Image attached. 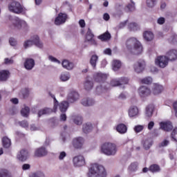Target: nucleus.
<instances>
[{
	"mask_svg": "<svg viewBox=\"0 0 177 177\" xmlns=\"http://www.w3.org/2000/svg\"><path fill=\"white\" fill-rule=\"evenodd\" d=\"M88 177H106L107 176V172L106 169L102 165L99 164H93L88 169Z\"/></svg>",
	"mask_w": 177,
	"mask_h": 177,
	"instance_id": "f257e3e1",
	"label": "nucleus"
},
{
	"mask_svg": "<svg viewBox=\"0 0 177 177\" xmlns=\"http://www.w3.org/2000/svg\"><path fill=\"white\" fill-rule=\"evenodd\" d=\"M126 46L127 49H132V46H133L134 53L136 55H140V53L143 52V46H142V44L135 37L127 39Z\"/></svg>",
	"mask_w": 177,
	"mask_h": 177,
	"instance_id": "f03ea898",
	"label": "nucleus"
},
{
	"mask_svg": "<svg viewBox=\"0 0 177 177\" xmlns=\"http://www.w3.org/2000/svg\"><path fill=\"white\" fill-rule=\"evenodd\" d=\"M101 151L106 156H115L117 145L111 142H104L101 146Z\"/></svg>",
	"mask_w": 177,
	"mask_h": 177,
	"instance_id": "7ed1b4c3",
	"label": "nucleus"
},
{
	"mask_svg": "<svg viewBox=\"0 0 177 177\" xmlns=\"http://www.w3.org/2000/svg\"><path fill=\"white\" fill-rule=\"evenodd\" d=\"M8 10L12 12V13H15L16 15H21V13H26V8L23 5H21L18 1H12L8 3Z\"/></svg>",
	"mask_w": 177,
	"mask_h": 177,
	"instance_id": "20e7f679",
	"label": "nucleus"
},
{
	"mask_svg": "<svg viewBox=\"0 0 177 177\" xmlns=\"http://www.w3.org/2000/svg\"><path fill=\"white\" fill-rule=\"evenodd\" d=\"M32 45H35L37 48H43L44 44L39 40V37L38 35H34L31 37V40H28L24 42V46L26 49L28 48V46H32Z\"/></svg>",
	"mask_w": 177,
	"mask_h": 177,
	"instance_id": "39448f33",
	"label": "nucleus"
},
{
	"mask_svg": "<svg viewBox=\"0 0 177 177\" xmlns=\"http://www.w3.org/2000/svg\"><path fill=\"white\" fill-rule=\"evenodd\" d=\"M169 59L167 56H158L156 59L155 63L157 66L160 67V68H165L168 66Z\"/></svg>",
	"mask_w": 177,
	"mask_h": 177,
	"instance_id": "423d86ee",
	"label": "nucleus"
},
{
	"mask_svg": "<svg viewBox=\"0 0 177 177\" xmlns=\"http://www.w3.org/2000/svg\"><path fill=\"white\" fill-rule=\"evenodd\" d=\"M74 167H84L85 165V158L82 155H77L73 158Z\"/></svg>",
	"mask_w": 177,
	"mask_h": 177,
	"instance_id": "0eeeda50",
	"label": "nucleus"
},
{
	"mask_svg": "<svg viewBox=\"0 0 177 177\" xmlns=\"http://www.w3.org/2000/svg\"><path fill=\"white\" fill-rule=\"evenodd\" d=\"M138 93L140 97H147V96H150L151 91L150 88L145 86H142L138 89Z\"/></svg>",
	"mask_w": 177,
	"mask_h": 177,
	"instance_id": "6e6552de",
	"label": "nucleus"
},
{
	"mask_svg": "<svg viewBox=\"0 0 177 177\" xmlns=\"http://www.w3.org/2000/svg\"><path fill=\"white\" fill-rule=\"evenodd\" d=\"M78 99H80V94L75 91H71L68 95L67 100L69 103H74Z\"/></svg>",
	"mask_w": 177,
	"mask_h": 177,
	"instance_id": "1a4fd4ad",
	"label": "nucleus"
},
{
	"mask_svg": "<svg viewBox=\"0 0 177 177\" xmlns=\"http://www.w3.org/2000/svg\"><path fill=\"white\" fill-rule=\"evenodd\" d=\"M17 158H18L19 161H26L28 158V151L26 149H21L17 154Z\"/></svg>",
	"mask_w": 177,
	"mask_h": 177,
	"instance_id": "9d476101",
	"label": "nucleus"
},
{
	"mask_svg": "<svg viewBox=\"0 0 177 177\" xmlns=\"http://www.w3.org/2000/svg\"><path fill=\"white\" fill-rule=\"evenodd\" d=\"M84 138L82 137H77L73 140V146L75 149H82L84 146Z\"/></svg>",
	"mask_w": 177,
	"mask_h": 177,
	"instance_id": "9b49d317",
	"label": "nucleus"
},
{
	"mask_svg": "<svg viewBox=\"0 0 177 177\" xmlns=\"http://www.w3.org/2000/svg\"><path fill=\"white\" fill-rule=\"evenodd\" d=\"M66 20H67V15L60 12L55 18V24H56V26H60V24L66 23Z\"/></svg>",
	"mask_w": 177,
	"mask_h": 177,
	"instance_id": "f8f14e48",
	"label": "nucleus"
},
{
	"mask_svg": "<svg viewBox=\"0 0 177 177\" xmlns=\"http://www.w3.org/2000/svg\"><path fill=\"white\" fill-rule=\"evenodd\" d=\"M10 77V72L8 70L0 71V82H6Z\"/></svg>",
	"mask_w": 177,
	"mask_h": 177,
	"instance_id": "ddd939ff",
	"label": "nucleus"
},
{
	"mask_svg": "<svg viewBox=\"0 0 177 177\" xmlns=\"http://www.w3.org/2000/svg\"><path fill=\"white\" fill-rule=\"evenodd\" d=\"M24 66L26 70H32L35 66V61L32 58H26Z\"/></svg>",
	"mask_w": 177,
	"mask_h": 177,
	"instance_id": "4468645a",
	"label": "nucleus"
},
{
	"mask_svg": "<svg viewBox=\"0 0 177 177\" xmlns=\"http://www.w3.org/2000/svg\"><path fill=\"white\" fill-rule=\"evenodd\" d=\"M166 57L170 62H175L177 59V50L171 49L166 53Z\"/></svg>",
	"mask_w": 177,
	"mask_h": 177,
	"instance_id": "2eb2a0df",
	"label": "nucleus"
},
{
	"mask_svg": "<svg viewBox=\"0 0 177 177\" xmlns=\"http://www.w3.org/2000/svg\"><path fill=\"white\" fill-rule=\"evenodd\" d=\"M95 82H104L107 80V75L102 73H97L93 75Z\"/></svg>",
	"mask_w": 177,
	"mask_h": 177,
	"instance_id": "dca6fc26",
	"label": "nucleus"
},
{
	"mask_svg": "<svg viewBox=\"0 0 177 177\" xmlns=\"http://www.w3.org/2000/svg\"><path fill=\"white\" fill-rule=\"evenodd\" d=\"M47 154L48 151L46 150V148L44 147L37 148L35 151V157H45V156H47Z\"/></svg>",
	"mask_w": 177,
	"mask_h": 177,
	"instance_id": "f3484780",
	"label": "nucleus"
},
{
	"mask_svg": "<svg viewBox=\"0 0 177 177\" xmlns=\"http://www.w3.org/2000/svg\"><path fill=\"white\" fill-rule=\"evenodd\" d=\"M160 127L162 129V131H166V132H169V131H172V122H161L160 123Z\"/></svg>",
	"mask_w": 177,
	"mask_h": 177,
	"instance_id": "a211bd4d",
	"label": "nucleus"
},
{
	"mask_svg": "<svg viewBox=\"0 0 177 177\" xmlns=\"http://www.w3.org/2000/svg\"><path fill=\"white\" fill-rule=\"evenodd\" d=\"M95 35L92 33V30H91V28H88L86 35V41L88 42H92L93 45H97V42H96V40L93 39Z\"/></svg>",
	"mask_w": 177,
	"mask_h": 177,
	"instance_id": "6ab92c4d",
	"label": "nucleus"
},
{
	"mask_svg": "<svg viewBox=\"0 0 177 177\" xmlns=\"http://www.w3.org/2000/svg\"><path fill=\"white\" fill-rule=\"evenodd\" d=\"M162 91H164V87H162V85H160L159 84H157V83L153 84V95H159V93H161Z\"/></svg>",
	"mask_w": 177,
	"mask_h": 177,
	"instance_id": "aec40b11",
	"label": "nucleus"
},
{
	"mask_svg": "<svg viewBox=\"0 0 177 177\" xmlns=\"http://www.w3.org/2000/svg\"><path fill=\"white\" fill-rule=\"evenodd\" d=\"M139 114V109L137 108L136 106H133L130 107L129 109V116L132 117H136Z\"/></svg>",
	"mask_w": 177,
	"mask_h": 177,
	"instance_id": "412c9836",
	"label": "nucleus"
},
{
	"mask_svg": "<svg viewBox=\"0 0 177 177\" xmlns=\"http://www.w3.org/2000/svg\"><path fill=\"white\" fill-rule=\"evenodd\" d=\"M68 102L63 101L59 104V109L61 113H66L67 111V109H68Z\"/></svg>",
	"mask_w": 177,
	"mask_h": 177,
	"instance_id": "4be33fe9",
	"label": "nucleus"
},
{
	"mask_svg": "<svg viewBox=\"0 0 177 177\" xmlns=\"http://www.w3.org/2000/svg\"><path fill=\"white\" fill-rule=\"evenodd\" d=\"M98 39H100V41H110V39H111V35L110 32H109V31H106L98 36Z\"/></svg>",
	"mask_w": 177,
	"mask_h": 177,
	"instance_id": "5701e85b",
	"label": "nucleus"
},
{
	"mask_svg": "<svg viewBox=\"0 0 177 177\" xmlns=\"http://www.w3.org/2000/svg\"><path fill=\"white\" fill-rule=\"evenodd\" d=\"M62 64V67H64V68H66V70H73V68H74V64L70 62V61L68 60H63Z\"/></svg>",
	"mask_w": 177,
	"mask_h": 177,
	"instance_id": "b1692460",
	"label": "nucleus"
},
{
	"mask_svg": "<svg viewBox=\"0 0 177 177\" xmlns=\"http://www.w3.org/2000/svg\"><path fill=\"white\" fill-rule=\"evenodd\" d=\"M149 169L150 172H152V174H156L161 171V168L160 167V165L157 164L151 165L149 167Z\"/></svg>",
	"mask_w": 177,
	"mask_h": 177,
	"instance_id": "393cba45",
	"label": "nucleus"
},
{
	"mask_svg": "<svg viewBox=\"0 0 177 177\" xmlns=\"http://www.w3.org/2000/svg\"><path fill=\"white\" fill-rule=\"evenodd\" d=\"M2 144L3 147H4L5 149H9V147H10L12 145V142L10 141V139L5 136L2 138Z\"/></svg>",
	"mask_w": 177,
	"mask_h": 177,
	"instance_id": "a878e982",
	"label": "nucleus"
},
{
	"mask_svg": "<svg viewBox=\"0 0 177 177\" xmlns=\"http://www.w3.org/2000/svg\"><path fill=\"white\" fill-rule=\"evenodd\" d=\"M153 111H154V105L149 104L146 107L145 114L147 117H151L153 115Z\"/></svg>",
	"mask_w": 177,
	"mask_h": 177,
	"instance_id": "bb28decb",
	"label": "nucleus"
},
{
	"mask_svg": "<svg viewBox=\"0 0 177 177\" xmlns=\"http://www.w3.org/2000/svg\"><path fill=\"white\" fill-rule=\"evenodd\" d=\"M97 60H99V57H97V55H93L91 56L90 59V64L93 68H96V64L97 63Z\"/></svg>",
	"mask_w": 177,
	"mask_h": 177,
	"instance_id": "cd10ccee",
	"label": "nucleus"
},
{
	"mask_svg": "<svg viewBox=\"0 0 177 177\" xmlns=\"http://www.w3.org/2000/svg\"><path fill=\"white\" fill-rule=\"evenodd\" d=\"M82 104L83 106H93V104H95V101L91 98H84L82 100Z\"/></svg>",
	"mask_w": 177,
	"mask_h": 177,
	"instance_id": "c85d7f7f",
	"label": "nucleus"
},
{
	"mask_svg": "<svg viewBox=\"0 0 177 177\" xmlns=\"http://www.w3.org/2000/svg\"><path fill=\"white\" fill-rule=\"evenodd\" d=\"M127 126L124 124H120L116 127V131L119 132V133H127Z\"/></svg>",
	"mask_w": 177,
	"mask_h": 177,
	"instance_id": "c756f323",
	"label": "nucleus"
},
{
	"mask_svg": "<svg viewBox=\"0 0 177 177\" xmlns=\"http://www.w3.org/2000/svg\"><path fill=\"white\" fill-rule=\"evenodd\" d=\"M143 37L146 41H152L154 38V35L151 32L146 31L144 32Z\"/></svg>",
	"mask_w": 177,
	"mask_h": 177,
	"instance_id": "7c9ffc66",
	"label": "nucleus"
},
{
	"mask_svg": "<svg viewBox=\"0 0 177 177\" xmlns=\"http://www.w3.org/2000/svg\"><path fill=\"white\" fill-rule=\"evenodd\" d=\"M138 66H135L134 70L136 73H142L143 71L144 66H145V61H141L138 62Z\"/></svg>",
	"mask_w": 177,
	"mask_h": 177,
	"instance_id": "2f4dec72",
	"label": "nucleus"
},
{
	"mask_svg": "<svg viewBox=\"0 0 177 177\" xmlns=\"http://www.w3.org/2000/svg\"><path fill=\"white\" fill-rule=\"evenodd\" d=\"M83 132L84 133H89L91 131H92V124L91 123H86L83 125Z\"/></svg>",
	"mask_w": 177,
	"mask_h": 177,
	"instance_id": "473e14b6",
	"label": "nucleus"
},
{
	"mask_svg": "<svg viewBox=\"0 0 177 177\" xmlns=\"http://www.w3.org/2000/svg\"><path fill=\"white\" fill-rule=\"evenodd\" d=\"M52 112H53V111L51 109L45 108L44 109L39 111L38 117H41V115H44V114H50V113H52Z\"/></svg>",
	"mask_w": 177,
	"mask_h": 177,
	"instance_id": "72a5a7b5",
	"label": "nucleus"
},
{
	"mask_svg": "<svg viewBox=\"0 0 177 177\" xmlns=\"http://www.w3.org/2000/svg\"><path fill=\"white\" fill-rule=\"evenodd\" d=\"M60 80L62 82L68 81L70 80V73L68 72H64L60 75Z\"/></svg>",
	"mask_w": 177,
	"mask_h": 177,
	"instance_id": "f704fd0d",
	"label": "nucleus"
},
{
	"mask_svg": "<svg viewBox=\"0 0 177 177\" xmlns=\"http://www.w3.org/2000/svg\"><path fill=\"white\" fill-rule=\"evenodd\" d=\"M153 146V141L145 140L143 142V147L145 150H149Z\"/></svg>",
	"mask_w": 177,
	"mask_h": 177,
	"instance_id": "c9c22d12",
	"label": "nucleus"
},
{
	"mask_svg": "<svg viewBox=\"0 0 177 177\" xmlns=\"http://www.w3.org/2000/svg\"><path fill=\"white\" fill-rule=\"evenodd\" d=\"M128 28L130 31H136L139 28V25L135 22H132L129 24Z\"/></svg>",
	"mask_w": 177,
	"mask_h": 177,
	"instance_id": "e433bc0d",
	"label": "nucleus"
},
{
	"mask_svg": "<svg viewBox=\"0 0 177 177\" xmlns=\"http://www.w3.org/2000/svg\"><path fill=\"white\" fill-rule=\"evenodd\" d=\"M113 68L114 71H117L119 68H121V62L118 60H113Z\"/></svg>",
	"mask_w": 177,
	"mask_h": 177,
	"instance_id": "4c0bfd02",
	"label": "nucleus"
},
{
	"mask_svg": "<svg viewBox=\"0 0 177 177\" xmlns=\"http://www.w3.org/2000/svg\"><path fill=\"white\" fill-rule=\"evenodd\" d=\"M92 88H93V82L86 80L84 83V89H86V91H91Z\"/></svg>",
	"mask_w": 177,
	"mask_h": 177,
	"instance_id": "58836bf2",
	"label": "nucleus"
},
{
	"mask_svg": "<svg viewBox=\"0 0 177 177\" xmlns=\"http://www.w3.org/2000/svg\"><path fill=\"white\" fill-rule=\"evenodd\" d=\"M0 177H12V174L6 169H1Z\"/></svg>",
	"mask_w": 177,
	"mask_h": 177,
	"instance_id": "ea45409f",
	"label": "nucleus"
},
{
	"mask_svg": "<svg viewBox=\"0 0 177 177\" xmlns=\"http://www.w3.org/2000/svg\"><path fill=\"white\" fill-rule=\"evenodd\" d=\"M21 114L23 117H28L30 114V108L28 106H26L25 108L21 110Z\"/></svg>",
	"mask_w": 177,
	"mask_h": 177,
	"instance_id": "a19ab883",
	"label": "nucleus"
},
{
	"mask_svg": "<svg viewBox=\"0 0 177 177\" xmlns=\"http://www.w3.org/2000/svg\"><path fill=\"white\" fill-rule=\"evenodd\" d=\"M141 84H145L146 85H150L153 82V78L151 77H147L140 80Z\"/></svg>",
	"mask_w": 177,
	"mask_h": 177,
	"instance_id": "79ce46f5",
	"label": "nucleus"
},
{
	"mask_svg": "<svg viewBox=\"0 0 177 177\" xmlns=\"http://www.w3.org/2000/svg\"><path fill=\"white\" fill-rule=\"evenodd\" d=\"M110 84L111 86H120L121 85V82L119 79H113L111 80Z\"/></svg>",
	"mask_w": 177,
	"mask_h": 177,
	"instance_id": "37998d69",
	"label": "nucleus"
},
{
	"mask_svg": "<svg viewBox=\"0 0 177 177\" xmlns=\"http://www.w3.org/2000/svg\"><path fill=\"white\" fill-rule=\"evenodd\" d=\"M73 122L76 124V125H81L82 124V117L80 115H77L73 118Z\"/></svg>",
	"mask_w": 177,
	"mask_h": 177,
	"instance_id": "c03bdc74",
	"label": "nucleus"
},
{
	"mask_svg": "<svg viewBox=\"0 0 177 177\" xmlns=\"http://www.w3.org/2000/svg\"><path fill=\"white\" fill-rule=\"evenodd\" d=\"M49 95L54 100V110H57L59 102L57 101V100H56V97L55 96V95L52 94L51 93H49Z\"/></svg>",
	"mask_w": 177,
	"mask_h": 177,
	"instance_id": "a18cd8bd",
	"label": "nucleus"
},
{
	"mask_svg": "<svg viewBox=\"0 0 177 177\" xmlns=\"http://www.w3.org/2000/svg\"><path fill=\"white\" fill-rule=\"evenodd\" d=\"M156 3L157 0H147V6L148 8H154Z\"/></svg>",
	"mask_w": 177,
	"mask_h": 177,
	"instance_id": "49530a36",
	"label": "nucleus"
},
{
	"mask_svg": "<svg viewBox=\"0 0 177 177\" xmlns=\"http://www.w3.org/2000/svg\"><path fill=\"white\" fill-rule=\"evenodd\" d=\"M171 138L172 140H174V142H177V127L174 129V130L172 131Z\"/></svg>",
	"mask_w": 177,
	"mask_h": 177,
	"instance_id": "de8ad7c7",
	"label": "nucleus"
},
{
	"mask_svg": "<svg viewBox=\"0 0 177 177\" xmlns=\"http://www.w3.org/2000/svg\"><path fill=\"white\" fill-rule=\"evenodd\" d=\"M143 129H145V126L140 125V124L136 125L134 127V131L136 133H139V132H142Z\"/></svg>",
	"mask_w": 177,
	"mask_h": 177,
	"instance_id": "09e8293b",
	"label": "nucleus"
},
{
	"mask_svg": "<svg viewBox=\"0 0 177 177\" xmlns=\"http://www.w3.org/2000/svg\"><path fill=\"white\" fill-rule=\"evenodd\" d=\"M16 24H15V27H17V28H21V20L19 17L15 18Z\"/></svg>",
	"mask_w": 177,
	"mask_h": 177,
	"instance_id": "8fccbe9b",
	"label": "nucleus"
},
{
	"mask_svg": "<svg viewBox=\"0 0 177 177\" xmlns=\"http://www.w3.org/2000/svg\"><path fill=\"white\" fill-rule=\"evenodd\" d=\"M120 85H125L129 82V79H128V77H120Z\"/></svg>",
	"mask_w": 177,
	"mask_h": 177,
	"instance_id": "3c124183",
	"label": "nucleus"
},
{
	"mask_svg": "<svg viewBox=\"0 0 177 177\" xmlns=\"http://www.w3.org/2000/svg\"><path fill=\"white\" fill-rule=\"evenodd\" d=\"M19 125L22 128H28V122L26 120H22L21 122H19Z\"/></svg>",
	"mask_w": 177,
	"mask_h": 177,
	"instance_id": "603ef678",
	"label": "nucleus"
},
{
	"mask_svg": "<svg viewBox=\"0 0 177 177\" xmlns=\"http://www.w3.org/2000/svg\"><path fill=\"white\" fill-rule=\"evenodd\" d=\"M21 93L22 94L23 98L26 99V97H28V95L30 94V92L27 88H25L21 92Z\"/></svg>",
	"mask_w": 177,
	"mask_h": 177,
	"instance_id": "864d4df0",
	"label": "nucleus"
},
{
	"mask_svg": "<svg viewBox=\"0 0 177 177\" xmlns=\"http://www.w3.org/2000/svg\"><path fill=\"white\" fill-rule=\"evenodd\" d=\"M136 168H138V164L136 162L131 163L129 167L130 171H136Z\"/></svg>",
	"mask_w": 177,
	"mask_h": 177,
	"instance_id": "5fc2aeb1",
	"label": "nucleus"
},
{
	"mask_svg": "<svg viewBox=\"0 0 177 177\" xmlns=\"http://www.w3.org/2000/svg\"><path fill=\"white\" fill-rule=\"evenodd\" d=\"M132 4H129L127 8L129 9V12H132L135 10V3L131 0Z\"/></svg>",
	"mask_w": 177,
	"mask_h": 177,
	"instance_id": "6e6d98bb",
	"label": "nucleus"
},
{
	"mask_svg": "<svg viewBox=\"0 0 177 177\" xmlns=\"http://www.w3.org/2000/svg\"><path fill=\"white\" fill-rule=\"evenodd\" d=\"M30 177H45V174L44 173L39 171L37 173L32 174Z\"/></svg>",
	"mask_w": 177,
	"mask_h": 177,
	"instance_id": "4d7b16f0",
	"label": "nucleus"
},
{
	"mask_svg": "<svg viewBox=\"0 0 177 177\" xmlns=\"http://www.w3.org/2000/svg\"><path fill=\"white\" fill-rule=\"evenodd\" d=\"M9 42L11 46H16V45L17 44V41H16V39H15V38L13 37L10 38Z\"/></svg>",
	"mask_w": 177,
	"mask_h": 177,
	"instance_id": "13d9d810",
	"label": "nucleus"
},
{
	"mask_svg": "<svg viewBox=\"0 0 177 177\" xmlns=\"http://www.w3.org/2000/svg\"><path fill=\"white\" fill-rule=\"evenodd\" d=\"M67 156L66 151H62L59 156V160H64V158Z\"/></svg>",
	"mask_w": 177,
	"mask_h": 177,
	"instance_id": "bf43d9fd",
	"label": "nucleus"
},
{
	"mask_svg": "<svg viewBox=\"0 0 177 177\" xmlns=\"http://www.w3.org/2000/svg\"><path fill=\"white\" fill-rule=\"evenodd\" d=\"M48 59L51 62H54L55 63H58L59 64H60V62L57 59L55 58V57H53L52 55L48 56Z\"/></svg>",
	"mask_w": 177,
	"mask_h": 177,
	"instance_id": "052dcab7",
	"label": "nucleus"
},
{
	"mask_svg": "<svg viewBox=\"0 0 177 177\" xmlns=\"http://www.w3.org/2000/svg\"><path fill=\"white\" fill-rule=\"evenodd\" d=\"M4 64H13V60L10 59L9 58H5Z\"/></svg>",
	"mask_w": 177,
	"mask_h": 177,
	"instance_id": "680f3d73",
	"label": "nucleus"
},
{
	"mask_svg": "<svg viewBox=\"0 0 177 177\" xmlns=\"http://www.w3.org/2000/svg\"><path fill=\"white\" fill-rule=\"evenodd\" d=\"M153 127H154V122L153 121L149 122L148 124V129H149V131H151V129H153Z\"/></svg>",
	"mask_w": 177,
	"mask_h": 177,
	"instance_id": "e2e57ef3",
	"label": "nucleus"
},
{
	"mask_svg": "<svg viewBox=\"0 0 177 177\" xmlns=\"http://www.w3.org/2000/svg\"><path fill=\"white\" fill-rule=\"evenodd\" d=\"M164 23H165V18L160 17L158 19V24H164Z\"/></svg>",
	"mask_w": 177,
	"mask_h": 177,
	"instance_id": "0e129e2a",
	"label": "nucleus"
},
{
	"mask_svg": "<svg viewBox=\"0 0 177 177\" xmlns=\"http://www.w3.org/2000/svg\"><path fill=\"white\" fill-rule=\"evenodd\" d=\"M79 24H80V27H81L82 28H84V27H85V20H84V19H80V20L79 21Z\"/></svg>",
	"mask_w": 177,
	"mask_h": 177,
	"instance_id": "69168bd1",
	"label": "nucleus"
},
{
	"mask_svg": "<svg viewBox=\"0 0 177 177\" xmlns=\"http://www.w3.org/2000/svg\"><path fill=\"white\" fill-rule=\"evenodd\" d=\"M104 55H109V56L111 55V49L106 48L104 50Z\"/></svg>",
	"mask_w": 177,
	"mask_h": 177,
	"instance_id": "338daca9",
	"label": "nucleus"
},
{
	"mask_svg": "<svg viewBox=\"0 0 177 177\" xmlns=\"http://www.w3.org/2000/svg\"><path fill=\"white\" fill-rule=\"evenodd\" d=\"M173 108L174 109V111L176 113V117H177V101L173 104Z\"/></svg>",
	"mask_w": 177,
	"mask_h": 177,
	"instance_id": "774afa93",
	"label": "nucleus"
}]
</instances>
